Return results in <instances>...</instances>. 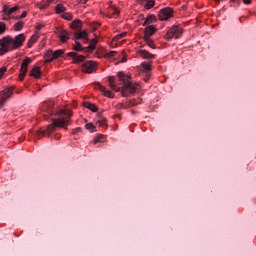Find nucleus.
Listing matches in <instances>:
<instances>
[{
    "instance_id": "f704fd0d",
    "label": "nucleus",
    "mask_w": 256,
    "mask_h": 256,
    "mask_svg": "<svg viewBox=\"0 0 256 256\" xmlns=\"http://www.w3.org/2000/svg\"><path fill=\"white\" fill-rule=\"evenodd\" d=\"M117 55V51H110L104 55L105 59H111V57H115Z\"/></svg>"
},
{
    "instance_id": "c85d7f7f",
    "label": "nucleus",
    "mask_w": 256,
    "mask_h": 256,
    "mask_svg": "<svg viewBox=\"0 0 256 256\" xmlns=\"http://www.w3.org/2000/svg\"><path fill=\"white\" fill-rule=\"evenodd\" d=\"M85 128L87 129V131H90V133H95V125H93V123H88L85 125Z\"/></svg>"
},
{
    "instance_id": "6e6552de",
    "label": "nucleus",
    "mask_w": 256,
    "mask_h": 256,
    "mask_svg": "<svg viewBox=\"0 0 256 256\" xmlns=\"http://www.w3.org/2000/svg\"><path fill=\"white\" fill-rule=\"evenodd\" d=\"M13 95V88H6L0 92V105H4L5 101Z\"/></svg>"
},
{
    "instance_id": "4c0bfd02",
    "label": "nucleus",
    "mask_w": 256,
    "mask_h": 256,
    "mask_svg": "<svg viewBox=\"0 0 256 256\" xmlns=\"http://www.w3.org/2000/svg\"><path fill=\"white\" fill-rule=\"evenodd\" d=\"M97 124L100 125V127H105V125H107V120L106 119H102L97 121Z\"/></svg>"
},
{
    "instance_id": "a19ab883",
    "label": "nucleus",
    "mask_w": 256,
    "mask_h": 256,
    "mask_svg": "<svg viewBox=\"0 0 256 256\" xmlns=\"http://www.w3.org/2000/svg\"><path fill=\"white\" fill-rule=\"evenodd\" d=\"M244 5H251V0H243Z\"/></svg>"
},
{
    "instance_id": "4468645a",
    "label": "nucleus",
    "mask_w": 256,
    "mask_h": 256,
    "mask_svg": "<svg viewBox=\"0 0 256 256\" xmlns=\"http://www.w3.org/2000/svg\"><path fill=\"white\" fill-rule=\"evenodd\" d=\"M59 39L62 43H67V41H69V32L61 30L59 33Z\"/></svg>"
},
{
    "instance_id": "4be33fe9",
    "label": "nucleus",
    "mask_w": 256,
    "mask_h": 256,
    "mask_svg": "<svg viewBox=\"0 0 256 256\" xmlns=\"http://www.w3.org/2000/svg\"><path fill=\"white\" fill-rule=\"evenodd\" d=\"M106 140H107V137H105V135L99 134L94 139V145H97V143H105Z\"/></svg>"
},
{
    "instance_id": "ddd939ff",
    "label": "nucleus",
    "mask_w": 256,
    "mask_h": 256,
    "mask_svg": "<svg viewBox=\"0 0 256 256\" xmlns=\"http://www.w3.org/2000/svg\"><path fill=\"white\" fill-rule=\"evenodd\" d=\"M44 59L46 63H51V61H55L53 50L46 51V53L44 54Z\"/></svg>"
},
{
    "instance_id": "a18cd8bd",
    "label": "nucleus",
    "mask_w": 256,
    "mask_h": 256,
    "mask_svg": "<svg viewBox=\"0 0 256 256\" xmlns=\"http://www.w3.org/2000/svg\"><path fill=\"white\" fill-rule=\"evenodd\" d=\"M215 1H217L219 3L221 0H215Z\"/></svg>"
},
{
    "instance_id": "39448f33",
    "label": "nucleus",
    "mask_w": 256,
    "mask_h": 256,
    "mask_svg": "<svg viewBox=\"0 0 256 256\" xmlns=\"http://www.w3.org/2000/svg\"><path fill=\"white\" fill-rule=\"evenodd\" d=\"M83 73H95L97 71V62L90 60L82 65Z\"/></svg>"
},
{
    "instance_id": "a878e982",
    "label": "nucleus",
    "mask_w": 256,
    "mask_h": 256,
    "mask_svg": "<svg viewBox=\"0 0 256 256\" xmlns=\"http://www.w3.org/2000/svg\"><path fill=\"white\" fill-rule=\"evenodd\" d=\"M144 41L146 45H148V47H150L151 49H155V42H153L151 38L144 37Z\"/></svg>"
},
{
    "instance_id": "a211bd4d",
    "label": "nucleus",
    "mask_w": 256,
    "mask_h": 256,
    "mask_svg": "<svg viewBox=\"0 0 256 256\" xmlns=\"http://www.w3.org/2000/svg\"><path fill=\"white\" fill-rule=\"evenodd\" d=\"M19 9V6H14L12 8H9L8 6H4V14L9 16V15H13V13H15V11H17Z\"/></svg>"
},
{
    "instance_id": "37998d69",
    "label": "nucleus",
    "mask_w": 256,
    "mask_h": 256,
    "mask_svg": "<svg viewBox=\"0 0 256 256\" xmlns=\"http://www.w3.org/2000/svg\"><path fill=\"white\" fill-rule=\"evenodd\" d=\"M138 103L137 102H135V100H132L131 101V105H137Z\"/></svg>"
},
{
    "instance_id": "49530a36",
    "label": "nucleus",
    "mask_w": 256,
    "mask_h": 256,
    "mask_svg": "<svg viewBox=\"0 0 256 256\" xmlns=\"http://www.w3.org/2000/svg\"><path fill=\"white\" fill-rule=\"evenodd\" d=\"M4 19H7V17H4Z\"/></svg>"
},
{
    "instance_id": "c03bdc74",
    "label": "nucleus",
    "mask_w": 256,
    "mask_h": 256,
    "mask_svg": "<svg viewBox=\"0 0 256 256\" xmlns=\"http://www.w3.org/2000/svg\"><path fill=\"white\" fill-rule=\"evenodd\" d=\"M144 81L147 83V81H149V78H145Z\"/></svg>"
},
{
    "instance_id": "9d476101",
    "label": "nucleus",
    "mask_w": 256,
    "mask_h": 256,
    "mask_svg": "<svg viewBox=\"0 0 256 256\" xmlns=\"http://www.w3.org/2000/svg\"><path fill=\"white\" fill-rule=\"evenodd\" d=\"M68 57H71L72 59H74V63H81L82 61H85V56L78 55L75 52H69Z\"/></svg>"
},
{
    "instance_id": "72a5a7b5",
    "label": "nucleus",
    "mask_w": 256,
    "mask_h": 256,
    "mask_svg": "<svg viewBox=\"0 0 256 256\" xmlns=\"http://www.w3.org/2000/svg\"><path fill=\"white\" fill-rule=\"evenodd\" d=\"M63 53H65V51L63 50H56L53 52L54 54V59H59V57H62Z\"/></svg>"
},
{
    "instance_id": "0eeeda50",
    "label": "nucleus",
    "mask_w": 256,
    "mask_h": 256,
    "mask_svg": "<svg viewBox=\"0 0 256 256\" xmlns=\"http://www.w3.org/2000/svg\"><path fill=\"white\" fill-rule=\"evenodd\" d=\"M31 64V58L27 57L23 60L20 68V75L19 79L20 81H23L25 79V75H27V67Z\"/></svg>"
},
{
    "instance_id": "e433bc0d",
    "label": "nucleus",
    "mask_w": 256,
    "mask_h": 256,
    "mask_svg": "<svg viewBox=\"0 0 256 256\" xmlns=\"http://www.w3.org/2000/svg\"><path fill=\"white\" fill-rule=\"evenodd\" d=\"M74 51H83V47L81 46V43L77 41L75 42Z\"/></svg>"
},
{
    "instance_id": "f8f14e48",
    "label": "nucleus",
    "mask_w": 256,
    "mask_h": 256,
    "mask_svg": "<svg viewBox=\"0 0 256 256\" xmlns=\"http://www.w3.org/2000/svg\"><path fill=\"white\" fill-rule=\"evenodd\" d=\"M137 55L142 57V59H154L155 55L149 53L147 50H138Z\"/></svg>"
},
{
    "instance_id": "20e7f679",
    "label": "nucleus",
    "mask_w": 256,
    "mask_h": 256,
    "mask_svg": "<svg viewBox=\"0 0 256 256\" xmlns=\"http://www.w3.org/2000/svg\"><path fill=\"white\" fill-rule=\"evenodd\" d=\"M181 35H183V28L179 26H173L168 30L165 38L169 41L171 39H179Z\"/></svg>"
},
{
    "instance_id": "9b49d317",
    "label": "nucleus",
    "mask_w": 256,
    "mask_h": 256,
    "mask_svg": "<svg viewBox=\"0 0 256 256\" xmlns=\"http://www.w3.org/2000/svg\"><path fill=\"white\" fill-rule=\"evenodd\" d=\"M157 31V28L153 25H149L145 28L144 31V37H147L148 39L151 38V36Z\"/></svg>"
},
{
    "instance_id": "ea45409f",
    "label": "nucleus",
    "mask_w": 256,
    "mask_h": 256,
    "mask_svg": "<svg viewBox=\"0 0 256 256\" xmlns=\"http://www.w3.org/2000/svg\"><path fill=\"white\" fill-rule=\"evenodd\" d=\"M122 55H123V57H122V59H121V63H126V61H127V55H125V51H122Z\"/></svg>"
},
{
    "instance_id": "dca6fc26",
    "label": "nucleus",
    "mask_w": 256,
    "mask_h": 256,
    "mask_svg": "<svg viewBox=\"0 0 256 256\" xmlns=\"http://www.w3.org/2000/svg\"><path fill=\"white\" fill-rule=\"evenodd\" d=\"M51 3H53V0H42L39 4H37V7L40 10L47 9Z\"/></svg>"
},
{
    "instance_id": "6ab92c4d",
    "label": "nucleus",
    "mask_w": 256,
    "mask_h": 256,
    "mask_svg": "<svg viewBox=\"0 0 256 256\" xmlns=\"http://www.w3.org/2000/svg\"><path fill=\"white\" fill-rule=\"evenodd\" d=\"M141 4L144 5L145 9H151L155 6V0H141Z\"/></svg>"
},
{
    "instance_id": "c9c22d12",
    "label": "nucleus",
    "mask_w": 256,
    "mask_h": 256,
    "mask_svg": "<svg viewBox=\"0 0 256 256\" xmlns=\"http://www.w3.org/2000/svg\"><path fill=\"white\" fill-rule=\"evenodd\" d=\"M23 22H18L14 25V30L15 31H21V29H23Z\"/></svg>"
},
{
    "instance_id": "f03ea898",
    "label": "nucleus",
    "mask_w": 256,
    "mask_h": 256,
    "mask_svg": "<svg viewBox=\"0 0 256 256\" xmlns=\"http://www.w3.org/2000/svg\"><path fill=\"white\" fill-rule=\"evenodd\" d=\"M118 79L124 83V86L121 88L117 85H115V77L110 76L109 77V85L113 91H116V93H119V91L122 93L123 97H127L130 94L135 93V91H139L141 89V86H139L138 83H133L129 81V76L125 75L124 72H118Z\"/></svg>"
},
{
    "instance_id": "b1692460",
    "label": "nucleus",
    "mask_w": 256,
    "mask_h": 256,
    "mask_svg": "<svg viewBox=\"0 0 256 256\" xmlns=\"http://www.w3.org/2000/svg\"><path fill=\"white\" fill-rule=\"evenodd\" d=\"M124 37H127V32H122V33L114 36L112 43H115L116 41H121V39H124Z\"/></svg>"
},
{
    "instance_id": "79ce46f5",
    "label": "nucleus",
    "mask_w": 256,
    "mask_h": 256,
    "mask_svg": "<svg viewBox=\"0 0 256 256\" xmlns=\"http://www.w3.org/2000/svg\"><path fill=\"white\" fill-rule=\"evenodd\" d=\"M25 17H27V12H24V13L21 15V18H22V19L25 18Z\"/></svg>"
},
{
    "instance_id": "f257e3e1",
    "label": "nucleus",
    "mask_w": 256,
    "mask_h": 256,
    "mask_svg": "<svg viewBox=\"0 0 256 256\" xmlns=\"http://www.w3.org/2000/svg\"><path fill=\"white\" fill-rule=\"evenodd\" d=\"M41 111L43 113V117L53 121V123L48 125L46 128L40 129L39 133H41L44 137L51 135V133H53L57 127L65 129L69 127L71 123V110L57 109L55 108L53 102H44L41 106Z\"/></svg>"
},
{
    "instance_id": "1a4fd4ad",
    "label": "nucleus",
    "mask_w": 256,
    "mask_h": 256,
    "mask_svg": "<svg viewBox=\"0 0 256 256\" xmlns=\"http://www.w3.org/2000/svg\"><path fill=\"white\" fill-rule=\"evenodd\" d=\"M119 10L117 9V7H115V5L110 4L108 7V11L106 13V16L109 17L110 19H117V17H119Z\"/></svg>"
},
{
    "instance_id": "58836bf2",
    "label": "nucleus",
    "mask_w": 256,
    "mask_h": 256,
    "mask_svg": "<svg viewBox=\"0 0 256 256\" xmlns=\"http://www.w3.org/2000/svg\"><path fill=\"white\" fill-rule=\"evenodd\" d=\"M7 72V67H2V68H0V79H1V77H3V75H5V73Z\"/></svg>"
},
{
    "instance_id": "bb28decb",
    "label": "nucleus",
    "mask_w": 256,
    "mask_h": 256,
    "mask_svg": "<svg viewBox=\"0 0 256 256\" xmlns=\"http://www.w3.org/2000/svg\"><path fill=\"white\" fill-rule=\"evenodd\" d=\"M74 39L77 41L78 39H87V32L82 31L75 35Z\"/></svg>"
},
{
    "instance_id": "2f4dec72",
    "label": "nucleus",
    "mask_w": 256,
    "mask_h": 256,
    "mask_svg": "<svg viewBox=\"0 0 256 256\" xmlns=\"http://www.w3.org/2000/svg\"><path fill=\"white\" fill-rule=\"evenodd\" d=\"M141 65L143 70L146 71V73H148V71H151V63L143 62Z\"/></svg>"
},
{
    "instance_id": "5701e85b",
    "label": "nucleus",
    "mask_w": 256,
    "mask_h": 256,
    "mask_svg": "<svg viewBox=\"0 0 256 256\" xmlns=\"http://www.w3.org/2000/svg\"><path fill=\"white\" fill-rule=\"evenodd\" d=\"M156 17L155 15H149L146 17L145 21H144V27L147 26V25H151V23H153L154 21H156Z\"/></svg>"
},
{
    "instance_id": "7ed1b4c3",
    "label": "nucleus",
    "mask_w": 256,
    "mask_h": 256,
    "mask_svg": "<svg viewBox=\"0 0 256 256\" xmlns=\"http://www.w3.org/2000/svg\"><path fill=\"white\" fill-rule=\"evenodd\" d=\"M25 39V34H19L14 38L11 36L4 37L0 40V55H5L9 51H13V49H19L25 43Z\"/></svg>"
},
{
    "instance_id": "473e14b6",
    "label": "nucleus",
    "mask_w": 256,
    "mask_h": 256,
    "mask_svg": "<svg viewBox=\"0 0 256 256\" xmlns=\"http://www.w3.org/2000/svg\"><path fill=\"white\" fill-rule=\"evenodd\" d=\"M5 31H7V25H5V22H0V35L5 34Z\"/></svg>"
},
{
    "instance_id": "423d86ee",
    "label": "nucleus",
    "mask_w": 256,
    "mask_h": 256,
    "mask_svg": "<svg viewBox=\"0 0 256 256\" xmlns=\"http://www.w3.org/2000/svg\"><path fill=\"white\" fill-rule=\"evenodd\" d=\"M158 17L160 21H167L168 19H171V17H173V9L169 7L163 8L160 10Z\"/></svg>"
},
{
    "instance_id": "aec40b11",
    "label": "nucleus",
    "mask_w": 256,
    "mask_h": 256,
    "mask_svg": "<svg viewBox=\"0 0 256 256\" xmlns=\"http://www.w3.org/2000/svg\"><path fill=\"white\" fill-rule=\"evenodd\" d=\"M32 77H35V79H39L41 77V68L39 67H34L32 70H31V73Z\"/></svg>"
},
{
    "instance_id": "2eb2a0df",
    "label": "nucleus",
    "mask_w": 256,
    "mask_h": 256,
    "mask_svg": "<svg viewBox=\"0 0 256 256\" xmlns=\"http://www.w3.org/2000/svg\"><path fill=\"white\" fill-rule=\"evenodd\" d=\"M39 39V32H35L31 38L28 41V47L31 48L33 45L37 43V40Z\"/></svg>"
},
{
    "instance_id": "412c9836",
    "label": "nucleus",
    "mask_w": 256,
    "mask_h": 256,
    "mask_svg": "<svg viewBox=\"0 0 256 256\" xmlns=\"http://www.w3.org/2000/svg\"><path fill=\"white\" fill-rule=\"evenodd\" d=\"M84 107H86V109H89L90 111H92V113H97V111H98L97 106L93 103L85 102Z\"/></svg>"
},
{
    "instance_id": "393cba45",
    "label": "nucleus",
    "mask_w": 256,
    "mask_h": 256,
    "mask_svg": "<svg viewBox=\"0 0 256 256\" xmlns=\"http://www.w3.org/2000/svg\"><path fill=\"white\" fill-rule=\"evenodd\" d=\"M66 11H67V8H65L63 4H58L55 8V12L58 14L65 13Z\"/></svg>"
},
{
    "instance_id": "cd10ccee",
    "label": "nucleus",
    "mask_w": 256,
    "mask_h": 256,
    "mask_svg": "<svg viewBox=\"0 0 256 256\" xmlns=\"http://www.w3.org/2000/svg\"><path fill=\"white\" fill-rule=\"evenodd\" d=\"M96 46H97V39H92V40L90 41V44H89V46H88V49H89L90 51H95Z\"/></svg>"
},
{
    "instance_id": "f3484780",
    "label": "nucleus",
    "mask_w": 256,
    "mask_h": 256,
    "mask_svg": "<svg viewBox=\"0 0 256 256\" xmlns=\"http://www.w3.org/2000/svg\"><path fill=\"white\" fill-rule=\"evenodd\" d=\"M99 89L102 93H104L105 97H109V99H113L115 97V94L111 92V90L105 89V86H99Z\"/></svg>"
},
{
    "instance_id": "7c9ffc66",
    "label": "nucleus",
    "mask_w": 256,
    "mask_h": 256,
    "mask_svg": "<svg viewBox=\"0 0 256 256\" xmlns=\"http://www.w3.org/2000/svg\"><path fill=\"white\" fill-rule=\"evenodd\" d=\"M78 27H81V20H74L71 23V28L72 29H78Z\"/></svg>"
},
{
    "instance_id": "c756f323",
    "label": "nucleus",
    "mask_w": 256,
    "mask_h": 256,
    "mask_svg": "<svg viewBox=\"0 0 256 256\" xmlns=\"http://www.w3.org/2000/svg\"><path fill=\"white\" fill-rule=\"evenodd\" d=\"M62 18L66 19V21H71V20H73V14H71L69 12L63 13Z\"/></svg>"
}]
</instances>
